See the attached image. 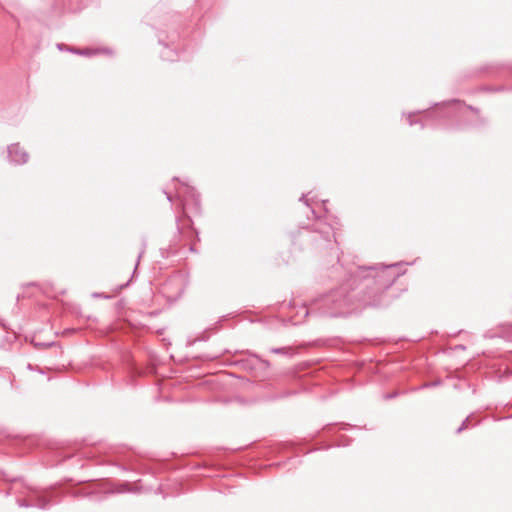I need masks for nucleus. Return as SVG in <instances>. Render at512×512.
<instances>
[{"mask_svg": "<svg viewBox=\"0 0 512 512\" xmlns=\"http://www.w3.org/2000/svg\"><path fill=\"white\" fill-rule=\"evenodd\" d=\"M31 343L35 346V347H47L46 345H43L41 343H38L35 341V339H32L31 340Z\"/></svg>", "mask_w": 512, "mask_h": 512, "instance_id": "f257e3e1", "label": "nucleus"}]
</instances>
